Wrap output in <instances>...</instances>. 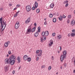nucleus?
I'll return each mask as SVG.
<instances>
[{"instance_id":"nucleus-1","label":"nucleus","mask_w":75,"mask_h":75,"mask_svg":"<svg viewBox=\"0 0 75 75\" xmlns=\"http://www.w3.org/2000/svg\"><path fill=\"white\" fill-rule=\"evenodd\" d=\"M2 20H3V17H1L0 18V22L1 25V29H2V31H3L6 28V23L7 22L5 21L4 22V21H2Z\"/></svg>"},{"instance_id":"nucleus-2","label":"nucleus","mask_w":75,"mask_h":75,"mask_svg":"<svg viewBox=\"0 0 75 75\" xmlns=\"http://www.w3.org/2000/svg\"><path fill=\"white\" fill-rule=\"evenodd\" d=\"M42 35L43 36L47 37L49 35V32L48 31H46L45 32L43 31L42 33Z\"/></svg>"},{"instance_id":"nucleus-3","label":"nucleus","mask_w":75,"mask_h":75,"mask_svg":"<svg viewBox=\"0 0 75 75\" xmlns=\"http://www.w3.org/2000/svg\"><path fill=\"white\" fill-rule=\"evenodd\" d=\"M25 9L27 12H29L31 11V8L30 5H27L25 7Z\"/></svg>"},{"instance_id":"nucleus-4","label":"nucleus","mask_w":75,"mask_h":75,"mask_svg":"<svg viewBox=\"0 0 75 75\" xmlns=\"http://www.w3.org/2000/svg\"><path fill=\"white\" fill-rule=\"evenodd\" d=\"M9 59L10 60H11V61H15V60L16 59V56L14 55H12V56H11Z\"/></svg>"},{"instance_id":"nucleus-5","label":"nucleus","mask_w":75,"mask_h":75,"mask_svg":"<svg viewBox=\"0 0 75 75\" xmlns=\"http://www.w3.org/2000/svg\"><path fill=\"white\" fill-rule=\"evenodd\" d=\"M20 23H19V22H17L16 24H15V28L16 29H18L19 27H20Z\"/></svg>"},{"instance_id":"nucleus-6","label":"nucleus","mask_w":75,"mask_h":75,"mask_svg":"<svg viewBox=\"0 0 75 75\" xmlns=\"http://www.w3.org/2000/svg\"><path fill=\"white\" fill-rule=\"evenodd\" d=\"M66 58V56H64L63 55H62L60 56V59L62 62L63 61V60L65 59Z\"/></svg>"},{"instance_id":"nucleus-7","label":"nucleus","mask_w":75,"mask_h":75,"mask_svg":"<svg viewBox=\"0 0 75 75\" xmlns=\"http://www.w3.org/2000/svg\"><path fill=\"white\" fill-rule=\"evenodd\" d=\"M46 39H47V37L46 36H43V37L40 38V41L41 42H44L45 40H46Z\"/></svg>"},{"instance_id":"nucleus-8","label":"nucleus","mask_w":75,"mask_h":75,"mask_svg":"<svg viewBox=\"0 0 75 75\" xmlns=\"http://www.w3.org/2000/svg\"><path fill=\"white\" fill-rule=\"evenodd\" d=\"M10 61V58L8 59V58H6L4 60L5 63L6 64H9Z\"/></svg>"},{"instance_id":"nucleus-9","label":"nucleus","mask_w":75,"mask_h":75,"mask_svg":"<svg viewBox=\"0 0 75 75\" xmlns=\"http://www.w3.org/2000/svg\"><path fill=\"white\" fill-rule=\"evenodd\" d=\"M31 32V28H28L26 32V34H30Z\"/></svg>"},{"instance_id":"nucleus-10","label":"nucleus","mask_w":75,"mask_h":75,"mask_svg":"<svg viewBox=\"0 0 75 75\" xmlns=\"http://www.w3.org/2000/svg\"><path fill=\"white\" fill-rule=\"evenodd\" d=\"M28 56L27 55H24L23 57V59L24 61H27V59H28Z\"/></svg>"},{"instance_id":"nucleus-11","label":"nucleus","mask_w":75,"mask_h":75,"mask_svg":"<svg viewBox=\"0 0 75 75\" xmlns=\"http://www.w3.org/2000/svg\"><path fill=\"white\" fill-rule=\"evenodd\" d=\"M30 21H31V19L30 18H28L27 19V20L25 21V24H28L30 22Z\"/></svg>"},{"instance_id":"nucleus-12","label":"nucleus","mask_w":75,"mask_h":75,"mask_svg":"<svg viewBox=\"0 0 75 75\" xmlns=\"http://www.w3.org/2000/svg\"><path fill=\"white\" fill-rule=\"evenodd\" d=\"M10 42L9 41H8L7 42H5L4 44V45L5 47H7L8 45V44Z\"/></svg>"},{"instance_id":"nucleus-13","label":"nucleus","mask_w":75,"mask_h":75,"mask_svg":"<svg viewBox=\"0 0 75 75\" xmlns=\"http://www.w3.org/2000/svg\"><path fill=\"white\" fill-rule=\"evenodd\" d=\"M15 60H10V62L9 64H10L11 65H14V63H15Z\"/></svg>"},{"instance_id":"nucleus-14","label":"nucleus","mask_w":75,"mask_h":75,"mask_svg":"<svg viewBox=\"0 0 75 75\" xmlns=\"http://www.w3.org/2000/svg\"><path fill=\"white\" fill-rule=\"evenodd\" d=\"M8 66H6L4 67V70L5 72H7L8 70Z\"/></svg>"},{"instance_id":"nucleus-15","label":"nucleus","mask_w":75,"mask_h":75,"mask_svg":"<svg viewBox=\"0 0 75 75\" xmlns=\"http://www.w3.org/2000/svg\"><path fill=\"white\" fill-rule=\"evenodd\" d=\"M71 25H75V21L74 20H72L71 23Z\"/></svg>"},{"instance_id":"nucleus-16","label":"nucleus","mask_w":75,"mask_h":75,"mask_svg":"<svg viewBox=\"0 0 75 75\" xmlns=\"http://www.w3.org/2000/svg\"><path fill=\"white\" fill-rule=\"evenodd\" d=\"M52 44H53V41L52 40H51L50 41V43L49 44V47H51Z\"/></svg>"},{"instance_id":"nucleus-17","label":"nucleus","mask_w":75,"mask_h":75,"mask_svg":"<svg viewBox=\"0 0 75 75\" xmlns=\"http://www.w3.org/2000/svg\"><path fill=\"white\" fill-rule=\"evenodd\" d=\"M63 55L64 56H67V51L66 50H64L63 51Z\"/></svg>"},{"instance_id":"nucleus-18","label":"nucleus","mask_w":75,"mask_h":75,"mask_svg":"<svg viewBox=\"0 0 75 75\" xmlns=\"http://www.w3.org/2000/svg\"><path fill=\"white\" fill-rule=\"evenodd\" d=\"M50 8H52L54 7V3H52L50 6Z\"/></svg>"},{"instance_id":"nucleus-19","label":"nucleus","mask_w":75,"mask_h":75,"mask_svg":"<svg viewBox=\"0 0 75 75\" xmlns=\"http://www.w3.org/2000/svg\"><path fill=\"white\" fill-rule=\"evenodd\" d=\"M17 60L18 61V63H20L21 62V57L19 56L18 57Z\"/></svg>"},{"instance_id":"nucleus-20","label":"nucleus","mask_w":75,"mask_h":75,"mask_svg":"<svg viewBox=\"0 0 75 75\" xmlns=\"http://www.w3.org/2000/svg\"><path fill=\"white\" fill-rule=\"evenodd\" d=\"M42 51H40V53H39L38 55V57H41V56L42 55Z\"/></svg>"},{"instance_id":"nucleus-21","label":"nucleus","mask_w":75,"mask_h":75,"mask_svg":"<svg viewBox=\"0 0 75 75\" xmlns=\"http://www.w3.org/2000/svg\"><path fill=\"white\" fill-rule=\"evenodd\" d=\"M35 8H37V7H38V3H37L36 1L35 2Z\"/></svg>"},{"instance_id":"nucleus-22","label":"nucleus","mask_w":75,"mask_h":75,"mask_svg":"<svg viewBox=\"0 0 75 75\" xmlns=\"http://www.w3.org/2000/svg\"><path fill=\"white\" fill-rule=\"evenodd\" d=\"M57 39H61V38H62V35H57Z\"/></svg>"},{"instance_id":"nucleus-23","label":"nucleus","mask_w":75,"mask_h":75,"mask_svg":"<svg viewBox=\"0 0 75 75\" xmlns=\"http://www.w3.org/2000/svg\"><path fill=\"white\" fill-rule=\"evenodd\" d=\"M59 19L60 21H62V15H60L59 17Z\"/></svg>"},{"instance_id":"nucleus-24","label":"nucleus","mask_w":75,"mask_h":75,"mask_svg":"<svg viewBox=\"0 0 75 75\" xmlns=\"http://www.w3.org/2000/svg\"><path fill=\"white\" fill-rule=\"evenodd\" d=\"M38 35V32H36L34 34V36L35 37H37Z\"/></svg>"},{"instance_id":"nucleus-25","label":"nucleus","mask_w":75,"mask_h":75,"mask_svg":"<svg viewBox=\"0 0 75 75\" xmlns=\"http://www.w3.org/2000/svg\"><path fill=\"white\" fill-rule=\"evenodd\" d=\"M35 28L34 27L32 29H31V32H34L35 31Z\"/></svg>"},{"instance_id":"nucleus-26","label":"nucleus","mask_w":75,"mask_h":75,"mask_svg":"<svg viewBox=\"0 0 75 75\" xmlns=\"http://www.w3.org/2000/svg\"><path fill=\"white\" fill-rule=\"evenodd\" d=\"M27 60L28 62H30V61H31V59L30 57H28Z\"/></svg>"},{"instance_id":"nucleus-27","label":"nucleus","mask_w":75,"mask_h":75,"mask_svg":"<svg viewBox=\"0 0 75 75\" xmlns=\"http://www.w3.org/2000/svg\"><path fill=\"white\" fill-rule=\"evenodd\" d=\"M42 51V50H37L36 51V54H38L40 53V51Z\"/></svg>"},{"instance_id":"nucleus-28","label":"nucleus","mask_w":75,"mask_h":75,"mask_svg":"<svg viewBox=\"0 0 75 75\" xmlns=\"http://www.w3.org/2000/svg\"><path fill=\"white\" fill-rule=\"evenodd\" d=\"M40 11V9L38 8L36 9V12L37 13H39Z\"/></svg>"},{"instance_id":"nucleus-29","label":"nucleus","mask_w":75,"mask_h":75,"mask_svg":"<svg viewBox=\"0 0 75 75\" xmlns=\"http://www.w3.org/2000/svg\"><path fill=\"white\" fill-rule=\"evenodd\" d=\"M53 23H56L57 21V19L56 18H54L53 19Z\"/></svg>"},{"instance_id":"nucleus-30","label":"nucleus","mask_w":75,"mask_h":75,"mask_svg":"<svg viewBox=\"0 0 75 75\" xmlns=\"http://www.w3.org/2000/svg\"><path fill=\"white\" fill-rule=\"evenodd\" d=\"M71 37H74V36H75V33H71Z\"/></svg>"},{"instance_id":"nucleus-31","label":"nucleus","mask_w":75,"mask_h":75,"mask_svg":"<svg viewBox=\"0 0 75 75\" xmlns=\"http://www.w3.org/2000/svg\"><path fill=\"white\" fill-rule=\"evenodd\" d=\"M49 16L51 18H52V17H53V15L52 14L50 13V14Z\"/></svg>"},{"instance_id":"nucleus-32","label":"nucleus","mask_w":75,"mask_h":75,"mask_svg":"<svg viewBox=\"0 0 75 75\" xmlns=\"http://www.w3.org/2000/svg\"><path fill=\"white\" fill-rule=\"evenodd\" d=\"M68 18L69 19L71 18L72 17V16L71 15H69L68 17Z\"/></svg>"},{"instance_id":"nucleus-33","label":"nucleus","mask_w":75,"mask_h":75,"mask_svg":"<svg viewBox=\"0 0 75 75\" xmlns=\"http://www.w3.org/2000/svg\"><path fill=\"white\" fill-rule=\"evenodd\" d=\"M68 3V1H64L63 2L64 4H66V3Z\"/></svg>"},{"instance_id":"nucleus-34","label":"nucleus","mask_w":75,"mask_h":75,"mask_svg":"<svg viewBox=\"0 0 75 75\" xmlns=\"http://www.w3.org/2000/svg\"><path fill=\"white\" fill-rule=\"evenodd\" d=\"M52 67L51 66H50L48 67V70H51Z\"/></svg>"},{"instance_id":"nucleus-35","label":"nucleus","mask_w":75,"mask_h":75,"mask_svg":"<svg viewBox=\"0 0 75 75\" xmlns=\"http://www.w3.org/2000/svg\"><path fill=\"white\" fill-rule=\"evenodd\" d=\"M55 33H53L52 34V36H53V37H54V36L55 35Z\"/></svg>"},{"instance_id":"nucleus-36","label":"nucleus","mask_w":75,"mask_h":75,"mask_svg":"<svg viewBox=\"0 0 75 75\" xmlns=\"http://www.w3.org/2000/svg\"><path fill=\"white\" fill-rule=\"evenodd\" d=\"M45 66L44 65H42V66H41V68L42 69L43 68H45Z\"/></svg>"},{"instance_id":"nucleus-37","label":"nucleus","mask_w":75,"mask_h":75,"mask_svg":"<svg viewBox=\"0 0 75 75\" xmlns=\"http://www.w3.org/2000/svg\"><path fill=\"white\" fill-rule=\"evenodd\" d=\"M51 59H52V60L53 61H54V56H52V57Z\"/></svg>"},{"instance_id":"nucleus-38","label":"nucleus","mask_w":75,"mask_h":75,"mask_svg":"<svg viewBox=\"0 0 75 75\" xmlns=\"http://www.w3.org/2000/svg\"><path fill=\"white\" fill-rule=\"evenodd\" d=\"M17 16H18V14H16H16H14V17H17Z\"/></svg>"},{"instance_id":"nucleus-39","label":"nucleus","mask_w":75,"mask_h":75,"mask_svg":"<svg viewBox=\"0 0 75 75\" xmlns=\"http://www.w3.org/2000/svg\"><path fill=\"white\" fill-rule=\"evenodd\" d=\"M67 24H69V23H70V20H68L67 21Z\"/></svg>"},{"instance_id":"nucleus-40","label":"nucleus","mask_w":75,"mask_h":75,"mask_svg":"<svg viewBox=\"0 0 75 75\" xmlns=\"http://www.w3.org/2000/svg\"><path fill=\"white\" fill-rule=\"evenodd\" d=\"M20 5L19 4H18L16 6V7H17V8H18V7H20Z\"/></svg>"},{"instance_id":"nucleus-41","label":"nucleus","mask_w":75,"mask_h":75,"mask_svg":"<svg viewBox=\"0 0 75 75\" xmlns=\"http://www.w3.org/2000/svg\"><path fill=\"white\" fill-rule=\"evenodd\" d=\"M8 54H9V55H10L11 54V51H9L8 52Z\"/></svg>"},{"instance_id":"nucleus-42","label":"nucleus","mask_w":75,"mask_h":75,"mask_svg":"<svg viewBox=\"0 0 75 75\" xmlns=\"http://www.w3.org/2000/svg\"><path fill=\"white\" fill-rule=\"evenodd\" d=\"M66 16H65V15H63V18H66Z\"/></svg>"},{"instance_id":"nucleus-43","label":"nucleus","mask_w":75,"mask_h":75,"mask_svg":"<svg viewBox=\"0 0 75 75\" xmlns=\"http://www.w3.org/2000/svg\"><path fill=\"white\" fill-rule=\"evenodd\" d=\"M68 4L67 3V4H66V5H65V7H68Z\"/></svg>"},{"instance_id":"nucleus-44","label":"nucleus","mask_w":75,"mask_h":75,"mask_svg":"<svg viewBox=\"0 0 75 75\" xmlns=\"http://www.w3.org/2000/svg\"><path fill=\"white\" fill-rule=\"evenodd\" d=\"M72 32L75 33V30L74 29L73 30H72Z\"/></svg>"},{"instance_id":"nucleus-45","label":"nucleus","mask_w":75,"mask_h":75,"mask_svg":"<svg viewBox=\"0 0 75 75\" xmlns=\"http://www.w3.org/2000/svg\"><path fill=\"white\" fill-rule=\"evenodd\" d=\"M38 59H39V57H37L36 58V61H38Z\"/></svg>"},{"instance_id":"nucleus-46","label":"nucleus","mask_w":75,"mask_h":75,"mask_svg":"<svg viewBox=\"0 0 75 75\" xmlns=\"http://www.w3.org/2000/svg\"><path fill=\"white\" fill-rule=\"evenodd\" d=\"M68 36L69 37H70V35H71V34L70 33H69L68 35Z\"/></svg>"},{"instance_id":"nucleus-47","label":"nucleus","mask_w":75,"mask_h":75,"mask_svg":"<svg viewBox=\"0 0 75 75\" xmlns=\"http://www.w3.org/2000/svg\"><path fill=\"white\" fill-rule=\"evenodd\" d=\"M35 8L34 7H33L32 8V10H35Z\"/></svg>"},{"instance_id":"nucleus-48","label":"nucleus","mask_w":75,"mask_h":75,"mask_svg":"<svg viewBox=\"0 0 75 75\" xmlns=\"http://www.w3.org/2000/svg\"><path fill=\"white\" fill-rule=\"evenodd\" d=\"M64 66L65 67H67V64L66 63H64Z\"/></svg>"},{"instance_id":"nucleus-49","label":"nucleus","mask_w":75,"mask_h":75,"mask_svg":"<svg viewBox=\"0 0 75 75\" xmlns=\"http://www.w3.org/2000/svg\"><path fill=\"white\" fill-rule=\"evenodd\" d=\"M60 51H61L62 50V47H61L60 46Z\"/></svg>"},{"instance_id":"nucleus-50","label":"nucleus","mask_w":75,"mask_h":75,"mask_svg":"<svg viewBox=\"0 0 75 75\" xmlns=\"http://www.w3.org/2000/svg\"><path fill=\"white\" fill-rule=\"evenodd\" d=\"M40 28H41L40 27H38V30H40Z\"/></svg>"},{"instance_id":"nucleus-51","label":"nucleus","mask_w":75,"mask_h":75,"mask_svg":"<svg viewBox=\"0 0 75 75\" xmlns=\"http://www.w3.org/2000/svg\"><path fill=\"white\" fill-rule=\"evenodd\" d=\"M38 33H40V30H38V31H37Z\"/></svg>"},{"instance_id":"nucleus-52","label":"nucleus","mask_w":75,"mask_h":75,"mask_svg":"<svg viewBox=\"0 0 75 75\" xmlns=\"http://www.w3.org/2000/svg\"><path fill=\"white\" fill-rule=\"evenodd\" d=\"M20 13V11H18V12H17L16 13V14H18V13Z\"/></svg>"},{"instance_id":"nucleus-53","label":"nucleus","mask_w":75,"mask_h":75,"mask_svg":"<svg viewBox=\"0 0 75 75\" xmlns=\"http://www.w3.org/2000/svg\"><path fill=\"white\" fill-rule=\"evenodd\" d=\"M12 73L13 74H14V73H15V71H13Z\"/></svg>"},{"instance_id":"nucleus-54","label":"nucleus","mask_w":75,"mask_h":75,"mask_svg":"<svg viewBox=\"0 0 75 75\" xmlns=\"http://www.w3.org/2000/svg\"><path fill=\"white\" fill-rule=\"evenodd\" d=\"M44 25H47V22H45V23H44Z\"/></svg>"},{"instance_id":"nucleus-55","label":"nucleus","mask_w":75,"mask_h":75,"mask_svg":"<svg viewBox=\"0 0 75 75\" xmlns=\"http://www.w3.org/2000/svg\"><path fill=\"white\" fill-rule=\"evenodd\" d=\"M17 8L16 7L13 10H17Z\"/></svg>"},{"instance_id":"nucleus-56","label":"nucleus","mask_w":75,"mask_h":75,"mask_svg":"<svg viewBox=\"0 0 75 75\" xmlns=\"http://www.w3.org/2000/svg\"><path fill=\"white\" fill-rule=\"evenodd\" d=\"M34 25H35V26H36V25H37V24H36V23H34Z\"/></svg>"},{"instance_id":"nucleus-57","label":"nucleus","mask_w":75,"mask_h":75,"mask_svg":"<svg viewBox=\"0 0 75 75\" xmlns=\"http://www.w3.org/2000/svg\"><path fill=\"white\" fill-rule=\"evenodd\" d=\"M59 13H57V16H59Z\"/></svg>"},{"instance_id":"nucleus-58","label":"nucleus","mask_w":75,"mask_h":75,"mask_svg":"<svg viewBox=\"0 0 75 75\" xmlns=\"http://www.w3.org/2000/svg\"><path fill=\"white\" fill-rule=\"evenodd\" d=\"M60 69H62V67L61 66L60 67Z\"/></svg>"},{"instance_id":"nucleus-59","label":"nucleus","mask_w":75,"mask_h":75,"mask_svg":"<svg viewBox=\"0 0 75 75\" xmlns=\"http://www.w3.org/2000/svg\"><path fill=\"white\" fill-rule=\"evenodd\" d=\"M73 73H75V70H74L73 71Z\"/></svg>"},{"instance_id":"nucleus-60","label":"nucleus","mask_w":75,"mask_h":75,"mask_svg":"<svg viewBox=\"0 0 75 75\" xmlns=\"http://www.w3.org/2000/svg\"><path fill=\"white\" fill-rule=\"evenodd\" d=\"M20 69H21V67H20L19 68V70Z\"/></svg>"},{"instance_id":"nucleus-61","label":"nucleus","mask_w":75,"mask_h":75,"mask_svg":"<svg viewBox=\"0 0 75 75\" xmlns=\"http://www.w3.org/2000/svg\"><path fill=\"white\" fill-rule=\"evenodd\" d=\"M8 56H9L8 54H7V55H6L7 57H8Z\"/></svg>"},{"instance_id":"nucleus-62","label":"nucleus","mask_w":75,"mask_h":75,"mask_svg":"<svg viewBox=\"0 0 75 75\" xmlns=\"http://www.w3.org/2000/svg\"><path fill=\"white\" fill-rule=\"evenodd\" d=\"M0 10H3V9L2 8H1L0 9Z\"/></svg>"},{"instance_id":"nucleus-63","label":"nucleus","mask_w":75,"mask_h":75,"mask_svg":"<svg viewBox=\"0 0 75 75\" xmlns=\"http://www.w3.org/2000/svg\"><path fill=\"white\" fill-rule=\"evenodd\" d=\"M58 53H59V52H60V51H58Z\"/></svg>"},{"instance_id":"nucleus-64","label":"nucleus","mask_w":75,"mask_h":75,"mask_svg":"<svg viewBox=\"0 0 75 75\" xmlns=\"http://www.w3.org/2000/svg\"><path fill=\"white\" fill-rule=\"evenodd\" d=\"M58 74V73H57L56 74Z\"/></svg>"}]
</instances>
